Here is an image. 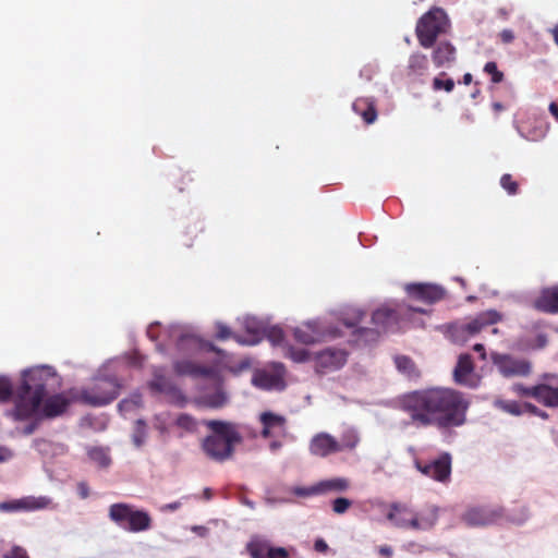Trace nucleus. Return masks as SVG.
Returning a JSON list of instances; mask_svg holds the SVG:
<instances>
[{"label":"nucleus","mask_w":558,"mask_h":558,"mask_svg":"<svg viewBox=\"0 0 558 558\" xmlns=\"http://www.w3.org/2000/svg\"><path fill=\"white\" fill-rule=\"evenodd\" d=\"M175 424L187 432L196 427L194 418L187 414H180L175 420Z\"/></svg>","instance_id":"45"},{"label":"nucleus","mask_w":558,"mask_h":558,"mask_svg":"<svg viewBox=\"0 0 558 558\" xmlns=\"http://www.w3.org/2000/svg\"><path fill=\"white\" fill-rule=\"evenodd\" d=\"M34 448L40 453V454H48L52 448V444L44 440V439H35L33 441Z\"/></svg>","instance_id":"52"},{"label":"nucleus","mask_w":558,"mask_h":558,"mask_svg":"<svg viewBox=\"0 0 558 558\" xmlns=\"http://www.w3.org/2000/svg\"><path fill=\"white\" fill-rule=\"evenodd\" d=\"M457 383L474 388L478 384V378L473 372V365L470 355L462 354L453 372Z\"/></svg>","instance_id":"25"},{"label":"nucleus","mask_w":558,"mask_h":558,"mask_svg":"<svg viewBox=\"0 0 558 558\" xmlns=\"http://www.w3.org/2000/svg\"><path fill=\"white\" fill-rule=\"evenodd\" d=\"M262 436L264 438L280 437L286 434V418L277 413L266 411L259 414Z\"/></svg>","instance_id":"23"},{"label":"nucleus","mask_w":558,"mask_h":558,"mask_svg":"<svg viewBox=\"0 0 558 558\" xmlns=\"http://www.w3.org/2000/svg\"><path fill=\"white\" fill-rule=\"evenodd\" d=\"M13 395V386L5 376H0V400L5 401Z\"/></svg>","instance_id":"43"},{"label":"nucleus","mask_w":558,"mask_h":558,"mask_svg":"<svg viewBox=\"0 0 558 558\" xmlns=\"http://www.w3.org/2000/svg\"><path fill=\"white\" fill-rule=\"evenodd\" d=\"M407 292L412 300L427 304L439 301L444 295L441 287L429 283L408 284Z\"/></svg>","instance_id":"22"},{"label":"nucleus","mask_w":558,"mask_h":558,"mask_svg":"<svg viewBox=\"0 0 558 558\" xmlns=\"http://www.w3.org/2000/svg\"><path fill=\"white\" fill-rule=\"evenodd\" d=\"M502 315L495 310L482 312L468 323L452 326L451 338L454 342L463 343L470 337H474L486 327L497 324Z\"/></svg>","instance_id":"11"},{"label":"nucleus","mask_w":558,"mask_h":558,"mask_svg":"<svg viewBox=\"0 0 558 558\" xmlns=\"http://www.w3.org/2000/svg\"><path fill=\"white\" fill-rule=\"evenodd\" d=\"M534 399L548 408H558V374L546 373L534 391Z\"/></svg>","instance_id":"16"},{"label":"nucleus","mask_w":558,"mask_h":558,"mask_svg":"<svg viewBox=\"0 0 558 558\" xmlns=\"http://www.w3.org/2000/svg\"><path fill=\"white\" fill-rule=\"evenodd\" d=\"M150 523L151 519L147 512L135 509L125 530L134 533L143 532L150 527Z\"/></svg>","instance_id":"30"},{"label":"nucleus","mask_w":558,"mask_h":558,"mask_svg":"<svg viewBox=\"0 0 558 558\" xmlns=\"http://www.w3.org/2000/svg\"><path fill=\"white\" fill-rule=\"evenodd\" d=\"M437 518V510L434 507L416 511L405 504L392 505L387 513V519L396 527L420 532L430 530Z\"/></svg>","instance_id":"6"},{"label":"nucleus","mask_w":558,"mask_h":558,"mask_svg":"<svg viewBox=\"0 0 558 558\" xmlns=\"http://www.w3.org/2000/svg\"><path fill=\"white\" fill-rule=\"evenodd\" d=\"M204 424L210 432L202 442L204 452L218 462L231 459L235 447L243 440L239 425L219 420H208Z\"/></svg>","instance_id":"5"},{"label":"nucleus","mask_w":558,"mask_h":558,"mask_svg":"<svg viewBox=\"0 0 558 558\" xmlns=\"http://www.w3.org/2000/svg\"><path fill=\"white\" fill-rule=\"evenodd\" d=\"M147 425L143 420H137L132 433V442L136 448L145 445L147 439Z\"/></svg>","instance_id":"37"},{"label":"nucleus","mask_w":558,"mask_h":558,"mask_svg":"<svg viewBox=\"0 0 558 558\" xmlns=\"http://www.w3.org/2000/svg\"><path fill=\"white\" fill-rule=\"evenodd\" d=\"M500 39L505 44H510L514 39V34L511 29H504L500 33Z\"/></svg>","instance_id":"60"},{"label":"nucleus","mask_w":558,"mask_h":558,"mask_svg":"<svg viewBox=\"0 0 558 558\" xmlns=\"http://www.w3.org/2000/svg\"><path fill=\"white\" fill-rule=\"evenodd\" d=\"M353 110L361 114L364 119V121L368 124L373 123L376 118H377V113H376V110L373 106V104L368 102V101H364V100H357L353 104L352 106Z\"/></svg>","instance_id":"35"},{"label":"nucleus","mask_w":558,"mask_h":558,"mask_svg":"<svg viewBox=\"0 0 558 558\" xmlns=\"http://www.w3.org/2000/svg\"><path fill=\"white\" fill-rule=\"evenodd\" d=\"M251 366V360L250 359H243L236 366L231 367V371L235 374H239Z\"/></svg>","instance_id":"58"},{"label":"nucleus","mask_w":558,"mask_h":558,"mask_svg":"<svg viewBox=\"0 0 558 558\" xmlns=\"http://www.w3.org/2000/svg\"><path fill=\"white\" fill-rule=\"evenodd\" d=\"M4 558H28V556L23 548L15 546L4 555Z\"/></svg>","instance_id":"54"},{"label":"nucleus","mask_w":558,"mask_h":558,"mask_svg":"<svg viewBox=\"0 0 558 558\" xmlns=\"http://www.w3.org/2000/svg\"><path fill=\"white\" fill-rule=\"evenodd\" d=\"M340 450V442L327 433L316 434L310 442L311 453L317 457H327Z\"/></svg>","instance_id":"24"},{"label":"nucleus","mask_w":558,"mask_h":558,"mask_svg":"<svg viewBox=\"0 0 558 558\" xmlns=\"http://www.w3.org/2000/svg\"><path fill=\"white\" fill-rule=\"evenodd\" d=\"M227 402V396L223 391H218L214 396L209 397L207 404L213 408H220Z\"/></svg>","instance_id":"49"},{"label":"nucleus","mask_w":558,"mask_h":558,"mask_svg":"<svg viewBox=\"0 0 558 558\" xmlns=\"http://www.w3.org/2000/svg\"><path fill=\"white\" fill-rule=\"evenodd\" d=\"M286 368L281 363H271L267 368L258 369L252 377L253 386L263 390H282Z\"/></svg>","instance_id":"12"},{"label":"nucleus","mask_w":558,"mask_h":558,"mask_svg":"<svg viewBox=\"0 0 558 558\" xmlns=\"http://www.w3.org/2000/svg\"><path fill=\"white\" fill-rule=\"evenodd\" d=\"M414 465L418 472L439 483H447L451 475V457L442 453L430 461L415 460Z\"/></svg>","instance_id":"13"},{"label":"nucleus","mask_w":558,"mask_h":558,"mask_svg":"<svg viewBox=\"0 0 558 558\" xmlns=\"http://www.w3.org/2000/svg\"><path fill=\"white\" fill-rule=\"evenodd\" d=\"M239 320L247 332V336L234 335L233 338L235 341L243 345H255L259 343L268 327L267 323L253 315H245L239 318Z\"/></svg>","instance_id":"18"},{"label":"nucleus","mask_w":558,"mask_h":558,"mask_svg":"<svg viewBox=\"0 0 558 558\" xmlns=\"http://www.w3.org/2000/svg\"><path fill=\"white\" fill-rule=\"evenodd\" d=\"M512 390L519 396L530 397L534 399V391L536 390V385L533 387H525L520 384H515L512 386Z\"/></svg>","instance_id":"50"},{"label":"nucleus","mask_w":558,"mask_h":558,"mask_svg":"<svg viewBox=\"0 0 558 558\" xmlns=\"http://www.w3.org/2000/svg\"><path fill=\"white\" fill-rule=\"evenodd\" d=\"M216 329H217V337L221 340L228 339L229 337L232 336L229 327L221 323L217 324Z\"/></svg>","instance_id":"55"},{"label":"nucleus","mask_w":558,"mask_h":558,"mask_svg":"<svg viewBox=\"0 0 558 558\" xmlns=\"http://www.w3.org/2000/svg\"><path fill=\"white\" fill-rule=\"evenodd\" d=\"M119 384L114 376L99 374L87 389L82 391V400L90 405L101 407L111 402L118 395Z\"/></svg>","instance_id":"10"},{"label":"nucleus","mask_w":558,"mask_h":558,"mask_svg":"<svg viewBox=\"0 0 558 558\" xmlns=\"http://www.w3.org/2000/svg\"><path fill=\"white\" fill-rule=\"evenodd\" d=\"M310 326L308 331L314 338V344L337 339L341 336V330L333 325L327 317H317L305 320Z\"/></svg>","instance_id":"19"},{"label":"nucleus","mask_w":558,"mask_h":558,"mask_svg":"<svg viewBox=\"0 0 558 558\" xmlns=\"http://www.w3.org/2000/svg\"><path fill=\"white\" fill-rule=\"evenodd\" d=\"M405 312L410 317L415 313L427 314V310L414 307L412 305L405 308L403 306L393 307L385 304L374 311L372 315V323L374 327L368 330H360L361 336L365 337V341L375 340L381 332L393 329L398 324L399 316L405 314Z\"/></svg>","instance_id":"7"},{"label":"nucleus","mask_w":558,"mask_h":558,"mask_svg":"<svg viewBox=\"0 0 558 558\" xmlns=\"http://www.w3.org/2000/svg\"><path fill=\"white\" fill-rule=\"evenodd\" d=\"M288 492H290L291 494L299 498L304 499L318 496L316 484L311 486L293 485L288 488Z\"/></svg>","instance_id":"40"},{"label":"nucleus","mask_w":558,"mask_h":558,"mask_svg":"<svg viewBox=\"0 0 558 558\" xmlns=\"http://www.w3.org/2000/svg\"><path fill=\"white\" fill-rule=\"evenodd\" d=\"M167 332L169 339L175 342V352L172 354L174 371L179 375L206 374L207 368L201 366L197 359L213 351L214 347L181 325H171Z\"/></svg>","instance_id":"3"},{"label":"nucleus","mask_w":558,"mask_h":558,"mask_svg":"<svg viewBox=\"0 0 558 558\" xmlns=\"http://www.w3.org/2000/svg\"><path fill=\"white\" fill-rule=\"evenodd\" d=\"M492 361L498 372L504 377L508 378L524 377L532 371V366L529 361L524 359H515L508 354L492 353Z\"/></svg>","instance_id":"14"},{"label":"nucleus","mask_w":558,"mask_h":558,"mask_svg":"<svg viewBox=\"0 0 558 558\" xmlns=\"http://www.w3.org/2000/svg\"><path fill=\"white\" fill-rule=\"evenodd\" d=\"M308 329L310 326L306 325L305 320L302 322L300 325L295 326L294 328H292V335L294 340L303 345L314 344V338L312 337Z\"/></svg>","instance_id":"36"},{"label":"nucleus","mask_w":558,"mask_h":558,"mask_svg":"<svg viewBox=\"0 0 558 558\" xmlns=\"http://www.w3.org/2000/svg\"><path fill=\"white\" fill-rule=\"evenodd\" d=\"M494 403L497 408L509 414L521 415L523 413L521 405L515 401H506L498 399Z\"/></svg>","instance_id":"42"},{"label":"nucleus","mask_w":558,"mask_h":558,"mask_svg":"<svg viewBox=\"0 0 558 558\" xmlns=\"http://www.w3.org/2000/svg\"><path fill=\"white\" fill-rule=\"evenodd\" d=\"M500 185L509 195H514L518 192V183L510 174H504L500 178Z\"/></svg>","instance_id":"44"},{"label":"nucleus","mask_w":558,"mask_h":558,"mask_svg":"<svg viewBox=\"0 0 558 558\" xmlns=\"http://www.w3.org/2000/svg\"><path fill=\"white\" fill-rule=\"evenodd\" d=\"M148 387L153 392L162 393L175 404L182 405L185 397L182 391L168 378L163 376V369L155 367L153 371V379L148 383Z\"/></svg>","instance_id":"17"},{"label":"nucleus","mask_w":558,"mask_h":558,"mask_svg":"<svg viewBox=\"0 0 558 558\" xmlns=\"http://www.w3.org/2000/svg\"><path fill=\"white\" fill-rule=\"evenodd\" d=\"M142 407V396L140 393H133L130 398L122 400L119 403V410L124 415L140 409Z\"/></svg>","instance_id":"38"},{"label":"nucleus","mask_w":558,"mask_h":558,"mask_svg":"<svg viewBox=\"0 0 558 558\" xmlns=\"http://www.w3.org/2000/svg\"><path fill=\"white\" fill-rule=\"evenodd\" d=\"M364 313L361 308L356 306H344L339 312L338 318L347 327L356 326L363 318Z\"/></svg>","instance_id":"33"},{"label":"nucleus","mask_w":558,"mask_h":558,"mask_svg":"<svg viewBox=\"0 0 558 558\" xmlns=\"http://www.w3.org/2000/svg\"><path fill=\"white\" fill-rule=\"evenodd\" d=\"M77 495L82 498V499H86L88 496H89V487L86 483L84 482H81L77 484Z\"/></svg>","instance_id":"59"},{"label":"nucleus","mask_w":558,"mask_h":558,"mask_svg":"<svg viewBox=\"0 0 558 558\" xmlns=\"http://www.w3.org/2000/svg\"><path fill=\"white\" fill-rule=\"evenodd\" d=\"M180 507H181V502L174 501V502H170V504H166V505L161 506L160 510L162 512H172V511L178 510Z\"/></svg>","instance_id":"62"},{"label":"nucleus","mask_w":558,"mask_h":558,"mask_svg":"<svg viewBox=\"0 0 558 558\" xmlns=\"http://www.w3.org/2000/svg\"><path fill=\"white\" fill-rule=\"evenodd\" d=\"M191 531L197 534L201 537H206L208 535V529L203 525H193Z\"/></svg>","instance_id":"63"},{"label":"nucleus","mask_w":558,"mask_h":558,"mask_svg":"<svg viewBox=\"0 0 558 558\" xmlns=\"http://www.w3.org/2000/svg\"><path fill=\"white\" fill-rule=\"evenodd\" d=\"M87 460L99 470H108L112 464L110 449L102 446H88L86 448Z\"/></svg>","instance_id":"26"},{"label":"nucleus","mask_w":558,"mask_h":558,"mask_svg":"<svg viewBox=\"0 0 558 558\" xmlns=\"http://www.w3.org/2000/svg\"><path fill=\"white\" fill-rule=\"evenodd\" d=\"M454 47L449 43H440L434 51L433 60L437 66H442L454 59Z\"/></svg>","instance_id":"32"},{"label":"nucleus","mask_w":558,"mask_h":558,"mask_svg":"<svg viewBox=\"0 0 558 558\" xmlns=\"http://www.w3.org/2000/svg\"><path fill=\"white\" fill-rule=\"evenodd\" d=\"M318 496L329 493H342L349 489L350 481L345 477H331L316 483Z\"/></svg>","instance_id":"29"},{"label":"nucleus","mask_w":558,"mask_h":558,"mask_svg":"<svg viewBox=\"0 0 558 558\" xmlns=\"http://www.w3.org/2000/svg\"><path fill=\"white\" fill-rule=\"evenodd\" d=\"M484 71L492 75V81L494 83H499L502 81V73L498 71L497 64L495 62H487L484 66Z\"/></svg>","instance_id":"48"},{"label":"nucleus","mask_w":558,"mask_h":558,"mask_svg":"<svg viewBox=\"0 0 558 558\" xmlns=\"http://www.w3.org/2000/svg\"><path fill=\"white\" fill-rule=\"evenodd\" d=\"M500 517L501 512L497 507L482 506L468 509L463 521L472 526H482L494 523Z\"/></svg>","instance_id":"21"},{"label":"nucleus","mask_w":558,"mask_h":558,"mask_svg":"<svg viewBox=\"0 0 558 558\" xmlns=\"http://www.w3.org/2000/svg\"><path fill=\"white\" fill-rule=\"evenodd\" d=\"M62 386V379L50 365H37L21 373V381L14 393V407L8 415L27 416L37 409L41 397L54 392Z\"/></svg>","instance_id":"2"},{"label":"nucleus","mask_w":558,"mask_h":558,"mask_svg":"<svg viewBox=\"0 0 558 558\" xmlns=\"http://www.w3.org/2000/svg\"><path fill=\"white\" fill-rule=\"evenodd\" d=\"M545 135H546V129L535 130L533 132H530L526 135L521 134V136L527 141H539V140L544 138Z\"/></svg>","instance_id":"56"},{"label":"nucleus","mask_w":558,"mask_h":558,"mask_svg":"<svg viewBox=\"0 0 558 558\" xmlns=\"http://www.w3.org/2000/svg\"><path fill=\"white\" fill-rule=\"evenodd\" d=\"M251 558H289V553L283 547H274L270 542L262 536H254L246 546Z\"/></svg>","instance_id":"20"},{"label":"nucleus","mask_w":558,"mask_h":558,"mask_svg":"<svg viewBox=\"0 0 558 558\" xmlns=\"http://www.w3.org/2000/svg\"><path fill=\"white\" fill-rule=\"evenodd\" d=\"M168 423H169V415L168 414L156 415L155 427L158 430H160L161 433L167 430Z\"/></svg>","instance_id":"53"},{"label":"nucleus","mask_w":558,"mask_h":558,"mask_svg":"<svg viewBox=\"0 0 558 558\" xmlns=\"http://www.w3.org/2000/svg\"><path fill=\"white\" fill-rule=\"evenodd\" d=\"M135 508L131 505L118 502L109 507V519L122 529H126Z\"/></svg>","instance_id":"28"},{"label":"nucleus","mask_w":558,"mask_h":558,"mask_svg":"<svg viewBox=\"0 0 558 558\" xmlns=\"http://www.w3.org/2000/svg\"><path fill=\"white\" fill-rule=\"evenodd\" d=\"M264 337L268 339L270 344L274 348H278L281 351V354L284 356V350L286 347H294L293 344H290L282 331L281 328L277 326L267 327L266 332L264 333Z\"/></svg>","instance_id":"31"},{"label":"nucleus","mask_w":558,"mask_h":558,"mask_svg":"<svg viewBox=\"0 0 558 558\" xmlns=\"http://www.w3.org/2000/svg\"><path fill=\"white\" fill-rule=\"evenodd\" d=\"M314 548L317 551H326L328 549V545L324 539H317L314 544Z\"/></svg>","instance_id":"64"},{"label":"nucleus","mask_w":558,"mask_h":558,"mask_svg":"<svg viewBox=\"0 0 558 558\" xmlns=\"http://www.w3.org/2000/svg\"><path fill=\"white\" fill-rule=\"evenodd\" d=\"M378 553L385 558H391L393 556V549L389 545L379 546Z\"/></svg>","instance_id":"61"},{"label":"nucleus","mask_w":558,"mask_h":558,"mask_svg":"<svg viewBox=\"0 0 558 558\" xmlns=\"http://www.w3.org/2000/svg\"><path fill=\"white\" fill-rule=\"evenodd\" d=\"M52 499L48 496H26L20 499L0 502V512H29L50 508Z\"/></svg>","instance_id":"15"},{"label":"nucleus","mask_w":558,"mask_h":558,"mask_svg":"<svg viewBox=\"0 0 558 558\" xmlns=\"http://www.w3.org/2000/svg\"><path fill=\"white\" fill-rule=\"evenodd\" d=\"M395 366L397 371L408 377L415 378L418 376V371L414 362L407 355H396L393 357Z\"/></svg>","instance_id":"34"},{"label":"nucleus","mask_w":558,"mask_h":558,"mask_svg":"<svg viewBox=\"0 0 558 558\" xmlns=\"http://www.w3.org/2000/svg\"><path fill=\"white\" fill-rule=\"evenodd\" d=\"M360 441L359 434L355 429H348L344 432L340 446L342 449H354Z\"/></svg>","instance_id":"41"},{"label":"nucleus","mask_w":558,"mask_h":558,"mask_svg":"<svg viewBox=\"0 0 558 558\" xmlns=\"http://www.w3.org/2000/svg\"><path fill=\"white\" fill-rule=\"evenodd\" d=\"M433 87L435 90L445 89L447 93H450L454 87V82L451 78L444 81L440 77H435L433 81Z\"/></svg>","instance_id":"47"},{"label":"nucleus","mask_w":558,"mask_h":558,"mask_svg":"<svg viewBox=\"0 0 558 558\" xmlns=\"http://www.w3.org/2000/svg\"><path fill=\"white\" fill-rule=\"evenodd\" d=\"M351 505H352V502L350 499L344 498V497H339L333 500L332 510L337 514H343L344 512H347L349 510Z\"/></svg>","instance_id":"46"},{"label":"nucleus","mask_w":558,"mask_h":558,"mask_svg":"<svg viewBox=\"0 0 558 558\" xmlns=\"http://www.w3.org/2000/svg\"><path fill=\"white\" fill-rule=\"evenodd\" d=\"M449 27V19L441 8H433L417 22L416 35L424 48L433 46L440 34Z\"/></svg>","instance_id":"9"},{"label":"nucleus","mask_w":558,"mask_h":558,"mask_svg":"<svg viewBox=\"0 0 558 558\" xmlns=\"http://www.w3.org/2000/svg\"><path fill=\"white\" fill-rule=\"evenodd\" d=\"M70 403L69 398L64 393H48L46 397H41L37 402V409L34 413L27 416L21 415H9L13 421H28L31 422L23 430L24 434H32L35 428V422L43 417H54L61 415Z\"/></svg>","instance_id":"8"},{"label":"nucleus","mask_w":558,"mask_h":558,"mask_svg":"<svg viewBox=\"0 0 558 558\" xmlns=\"http://www.w3.org/2000/svg\"><path fill=\"white\" fill-rule=\"evenodd\" d=\"M401 408L416 426L449 428L465 422L468 403L451 389L432 388L403 396Z\"/></svg>","instance_id":"1"},{"label":"nucleus","mask_w":558,"mask_h":558,"mask_svg":"<svg viewBox=\"0 0 558 558\" xmlns=\"http://www.w3.org/2000/svg\"><path fill=\"white\" fill-rule=\"evenodd\" d=\"M266 502L270 506H276V505H280V504H290L292 502V499L290 498H277L275 496H271V495H267L266 498H265Z\"/></svg>","instance_id":"57"},{"label":"nucleus","mask_w":558,"mask_h":558,"mask_svg":"<svg viewBox=\"0 0 558 558\" xmlns=\"http://www.w3.org/2000/svg\"><path fill=\"white\" fill-rule=\"evenodd\" d=\"M534 306L543 312L558 313V287L544 289L535 299Z\"/></svg>","instance_id":"27"},{"label":"nucleus","mask_w":558,"mask_h":558,"mask_svg":"<svg viewBox=\"0 0 558 558\" xmlns=\"http://www.w3.org/2000/svg\"><path fill=\"white\" fill-rule=\"evenodd\" d=\"M15 457V452L12 448L0 445V464L12 461Z\"/></svg>","instance_id":"51"},{"label":"nucleus","mask_w":558,"mask_h":558,"mask_svg":"<svg viewBox=\"0 0 558 558\" xmlns=\"http://www.w3.org/2000/svg\"><path fill=\"white\" fill-rule=\"evenodd\" d=\"M427 58L422 53H413L409 59V68L416 74H423L427 69Z\"/></svg>","instance_id":"39"},{"label":"nucleus","mask_w":558,"mask_h":558,"mask_svg":"<svg viewBox=\"0 0 558 558\" xmlns=\"http://www.w3.org/2000/svg\"><path fill=\"white\" fill-rule=\"evenodd\" d=\"M345 348L329 345L319 350L306 347H286L284 357L296 364H311L317 375H328L342 369L349 360Z\"/></svg>","instance_id":"4"}]
</instances>
